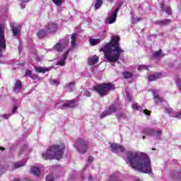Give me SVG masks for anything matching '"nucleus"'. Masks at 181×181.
I'll list each match as a JSON object with an SVG mask.
<instances>
[{
    "mask_svg": "<svg viewBox=\"0 0 181 181\" xmlns=\"http://www.w3.org/2000/svg\"><path fill=\"white\" fill-rule=\"evenodd\" d=\"M173 110H172V109H167L166 110V112H168V114H172V112H173Z\"/></svg>",
    "mask_w": 181,
    "mask_h": 181,
    "instance_id": "nucleus-46",
    "label": "nucleus"
},
{
    "mask_svg": "<svg viewBox=\"0 0 181 181\" xmlns=\"http://www.w3.org/2000/svg\"><path fill=\"white\" fill-rule=\"evenodd\" d=\"M46 181H54V179L52 175H47L46 177Z\"/></svg>",
    "mask_w": 181,
    "mask_h": 181,
    "instance_id": "nucleus-39",
    "label": "nucleus"
},
{
    "mask_svg": "<svg viewBox=\"0 0 181 181\" xmlns=\"http://www.w3.org/2000/svg\"><path fill=\"white\" fill-rule=\"evenodd\" d=\"M132 107L133 110H137V111H141V108H139L138 103H133Z\"/></svg>",
    "mask_w": 181,
    "mask_h": 181,
    "instance_id": "nucleus-35",
    "label": "nucleus"
},
{
    "mask_svg": "<svg viewBox=\"0 0 181 181\" xmlns=\"http://www.w3.org/2000/svg\"><path fill=\"white\" fill-rule=\"evenodd\" d=\"M110 148H111L112 152H113L114 153H119V152H125V148L124 147V146L117 143L111 144Z\"/></svg>",
    "mask_w": 181,
    "mask_h": 181,
    "instance_id": "nucleus-9",
    "label": "nucleus"
},
{
    "mask_svg": "<svg viewBox=\"0 0 181 181\" xmlns=\"http://www.w3.org/2000/svg\"><path fill=\"white\" fill-rule=\"evenodd\" d=\"M58 26L56 23H49L46 26L47 33H56L57 32Z\"/></svg>",
    "mask_w": 181,
    "mask_h": 181,
    "instance_id": "nucleus-10",
    "label": "nucleus"
},
{
    "mask_svg": "<svg viewBox=\"0 0 181 181\" xmlns=\"http://www.w3.org/2000/svg\"><path fill=\"white\" fill-rule=\"evenodd\" d=\"M175 82H176L177 88L180 90V91L181 93V79H180V78H179V77L176 78Z\"/></svg>",
    "mask_w": 181,
    "mask_h": 181,
    "instance_id": "nucleus-32",
    "label": "nucleus"
},
{
    "mask_svg": "<svg viewBox=\"0 0 181 181\" xmlns=\"http://www.w3.org/2000/svg\"><path fill=\"white\" fill-rule=\"evenodd\" d=\"M89 43H90L92 46H96V45H98V43H101V39L91 38L89 40Z\"/></svg>",
    "mask_w": 181,
    "mask_h": 181,
    "instance_id": "nucleus-26",
    "label": "nucleus"
},
{
    "mask_svg": "<svg viewBox=\"0 0 181 181\" xmlns=\"http://www.w3.org/2000/svg\"><path fill=\"white\" fill-rule=\"evenodd\" d=\"M59 103H57L56 105H57Z\"/></svg>",
    "mask_w": 181,
    "mask_h": 181,
    "instance_id": "nucleus-60",
    "label": "nucleus"
},
{
    "mask_svg": "<svg viewBox=\"0 0 181 181\" xmlns=\"http://www.w3.org/2000/svg\"><path fill=\"white\" fill-rule=\"evenodd\" d=\"M111 37L110 42L105 44L103 47L100 49V52H103L107 62L115 63L118 62L124 50L119 47V36L115 35Z\"/></svg>",
    "mask_w": 181,
    "mask_h": 181,
    "instance_id": "nucleus-2",
    "label": "nucleus"
},
{
    "mask_svg": "<svg viewBox=\"0 0 181 181\" xmlns=\"http://www.w3.org/2000/svg\"><path fill=\"white\" fill-rule=\"evenodd\" d=\"M69 53H70V49H68L63 54L62 57L57 62V66H64L66 64V60H67Z\"/></svg>",
    "mask_w": 181,
    "mask_h": 181,
    "instance_id": "nucleus-12",
    "label": "nucleus"
},
{
    "mask_svg": "<svg viewBox=\"0 0 181 181\" xmlns=\"http://www.w3.org/2000/svg\"><path fill=\"white\" fill-rule=\"evenodd\" d=\"M83 95H85V97H90L91 96V93H90V91H88V90H85L83 92Z\"/></svg>",
    "mask_w": 181,
    "mask_h": 181,
    "instance_id": "nucleus-40",
    "label": "nucleus"
},
{
    "mask_svg": "<svg viewBox=\"0 0 181 181\" xmlns=\"http://www.w3.org/2000/svg\"><path fill=\"white\" fill-rule=\"evenodd\" d=\"M76 105V101L74 100H69L66 103H64L63 105H60L61 110H64L66 108H74Z\"/></svg>",
    "mask_w": 181,
    "mask_h": 181,
    "instance_id": "nucleus-13",
    "label": "nucleus"
},
{
    "mask_svg": "<svg viewBox=\"0 0 181 181\" xmlns=\"http://www.w3.org/2000/svg\"><path fill=\"white\" fill-rule=\"evenodd\" d=\"M17 110H18V107L15 106L13 109V114H15V112H16Z\"/></svg>",
    "mask_w": 181,
    "mask_h": 181,
    "instance_id": "nucleus-48",
    "label": "nucleus"
},
{
    "mask_svg": "<svg viewBox=\"0 0 181 181\" xmlns=\"http://www.w3.org/2000/svg\"><path fill=\"white\" fill-rule=\"evenodd\" d=\"M175 180L177 181H180L181 180V173H178L177 177H175Z\"/></svg>",
    "mask_w": 181,
    "mask_h": 181,
    "instance_id": "nucleus-42",
    "label": "nucleus"
},
{
    "mask_svg": "<svg viewBox=\"0 0 181 181\" xmlns=\"http://www.w3.org/2000/svg\"><path fill=\"white\" fill-rule=\"evenodd\" d=\"M163 56L164 55L162 53V49H160L153 54V59H162Z\"/></svg>",
    "mask_w": 181,
    "mask_h": 181,
    "instance_id": "nucleus-22",
    "label": "nucleus"
},
{
    "mask_svg": "<svg viewBox=\"0 0 181 181\" xmlns=\"http://www.w3.org/2000/svg\"><path fill=\"white\" fill-rule=\"evenodd\" d=\"M21 1V2H29V0H19Z\"/></svg>",
    "mask_w": 181,
    "mask_h": 181,
    "instance_id": "nucleus-53",
    "label": "nucleus"
},
{
    "mask_svg": "<svg viewBox=\"0 0 181 181\" xmlns=\"http://www.w3.org/2000/svg\"><path fill=\"white\" fill-rule=\"evenodd\" d=\"M25 161H20L18 163H15L13 164V166H14V168L18 169V168H22V166H25Z\"/></svg>",
    "mask_w": 181,
    "mask_h": 181,
    "instance_id": "nucleus-30",
    "label": "nucleus"
},
{
    "mask_svg": "<svg viewBox=\"0 0 181 181\" xmlns=\"http://www.w3.org/2000/svg\"><path fill=\"white\" fill-rule=\"evenodd\" d=\"M162 11L165 12L167 15H172V8L170 7H166L165 8V3H161V6H160Z\"/></svg>",
    "mask_w": 181,
    "mask_h": 181,
    "instance_id": "nucleus-19",
    "label": "nucleus"
},
{
    "mask_svg": "<svg viewBox=\"0 0 181 181\" xmlns=\"http://www.w3.org/2000/svg\"><path fill=\"white\" fill-rule=\"evenodd\" d=\"M24 76L25 77H26V76H29V77H32V71L27 70Z\"/></svg>",
    "mask_w": 181,
    "mask_h": 181,
    "instance_id": "nucleus-38",
    "label": "nucleus"
},
{
    "mask_svg": "<svg viewBox=\"0 0 181 181\" xmlns=\"http://www.w3.org/2000/svg\"><path fill=\"white\" fill-rule=\"evenodd\" d=\"M74 146L79 153H86L88 148V142L83 139H79L76 141Z\"/></svg>",
    "mask_w": 181,
    "mask_h": 181,
    "instance_id": "nucleus-5",
    "label": "nucleus"
},
{
    "mask_svg": "<svg viewBox=\"0 0 181 181\" xmlns=\"http://www.w3.org/2000/svg\"><path fill=\"white\" fill-rule=\"evenodd\" d=\"M67 45H68L67 42H65L64 43L59 42L54 46V49L57 52H62V50H64V49H66V47L67 46Z\"/></svg>",
    "mask_w": 181,
    "mask_h": 181,
    "instance_id": "nucleus-16",
    "label": "nucleus"
},
{
    "mask_svg": "<svg viewBox=\"0 0 181 181\" xmlns=\"http://www.w3.org/2000/svg\"><path fill=\"white\" fill-rule=\"evenodd\" d=\"M98 57L96 55H93L88 59V63L89 66H93V64H97V63H98Z\"/></svg>",
    "mask_w": 181,
    "mask_h": 181,
    "instance_id": "nucleus-15",
    "label": "nucleus"
},
{
    "mask_svg": "<svg viewBox=\"0 0 181 181\" xmlns=\"http://www.w3.org/2000/svg\"><path fill=\"white\" fill-rule=\"evenodd\" d=\"M0 151H5V148H4V147H0Z\"/></svg>",
    "mask_w": 181,
    "mask_h": 181,
    "instance_id": "nucleus-55",
    "label": "nucleus"
},
{
    "mask_svg": "<svg viewBox=\"0 0 181 181\" xmlns=\"http://www.w3.org/2000/svg\"><path fill=\"white\" fill-rule=\"evenodd\" d=\"M122 76H124V78H131V77L134 76V74H132V72L131 71H125L122 73Z\"/></svg>",
    "mask_w": 181,
    "mask_h": 181,
    "instance_id": "nucleus-28",
    "label": "nucleus"
},
{
    "mask_svg": "<svg viewBox=\"0 0 181 181\" xmlns=\"http://www.w3.org/2000/svg\"><path fill=\"white\" fill-rule=\"evenodd\" d=\"M93 160H94V158H93V156H89V157L88 158V162L89 163H91V162H93Z\"/></svg>",
    "mask_w": 181,
    "mask_h": 181,
    "instance_id": "nucleus-44",
    "label": "nucleus"
},
{
    "mask_svg": "<svg viewBox=\"0 0 181 181\" xmlns=\"http://www.w3.org/2000/svg\"><path fill=\"white\" fill-rule=\"evenodd\" d=\"M52 2L55 4V5H62L63 0H52Z\"/></svg>",
    "mask_w": 181,
    "mask_h": 181,
    "instance_id": "nucleus-36",
    "label": "nucleus"
},
{
    "mask_svg": "<svg viewBox=\"0 0 181 181\" xmlns=\"http://www.w3.org/2000/svg\"><path fill=\"white\" fill-rule=\"evenodd\" d=\"M148 66L146 65H140L139 67H138V70L139 71H142V70H148Z\"/></svg>",
    "mask_w": 181,
    "mask_h": 181,
    "instance_id": "nucleus-34",
    "label": "nucleus"
},
{
    "mask_svg": "<svg viewBox=\"0 0 181 181\" xmlns=\"http://www.w3.org/2000/svg\"><path fill=\"white\" fill-rule=\"evenodd\" d=\"M102 5H103V0L95 1V4H94L95 9H100Z\"/></svg>",
    "mask_w": 181,
    "mask_h": 181,
    "instance_id": "nucleus-29",
    "label": "nucleus"
},
{
    "mask_svg": "<svg viewBox=\"0 0 181 181\" xmlns=\"http://www.w3.org/2000/svg\"><path fill=\"white\" fill-rule=\"evenodd\" d=\"M174 117H175V118H179V119H180V117H181V111H180V112H177V113H175V115H174Z\"/></svg>",
    "mask_w": 181,
    "mask_h": 181,
    "instance_id": "nucleus-41",
    "label": "nucleus"
},
{
    "mask_svg": "<svg viewBox=\"0 0 181 181\" xmlns=\"http://www.w3.org/2000/svg\"><path fill=\"white\" fill-rule=\"evenodd\" d=\"M127 98H128L129 101H131L132 100L129 93H127Z\"/></svg>",
    "mask_w": 181,
    "mask_h": 181,
    "instance_id": "nucleus-50",
    "label": "nucleus"
},
{
    "mask_svg": "<svg viewBox=\"0 0 181 181\" xmlns=\"http://www.w3.org/2000/svg\"><path fill=\"white\" fill-rule=\"evenodd\" d=\"M169 66H172V64H169Z\"/></svg>",
    "mask_w": 181,
    "mask_h": 181,
    "instance_id": "nucleus-59",
    "label": "nucleus"
},
{
    "mask_svg": "<svg viewBox=\"0 0 181 181\" xmlns=\"http://www.w3.org/2000/svg\"><path fill=\"white\" fill-rule=\"evenodd\" d=\"M117 110H119V105L118 103H115L110 105L107 110H105L100 115V118H105V117H108V115H111L114 114V112H117Z\"/></svg>",
    "mask_w": 181,
    "mask_h": 181,
    "instance_id": "nucleus-6",
    "label": "nucleus"
},
{
    "mask_svg": "<svg viewBox=\"0 0 181 181\" xmlns=\"http://www.w3.org/2000/svg\"><path fill=\"white\" fill-rule=\"evenodd\" d=\"M33 47H30V51L32 52V53H35V50L32 49Z\"/></svg>",
    "mask_w": 181,
    "mask_h": 181,
    "instance_id": "nucleus-54",
    "label": "nucleus"
},
{
    "mask_svg": "<svg viewBox=\"0 0 181 181\" xmlns=\"http://www.w3.org/2000/svg\"><path fill=\"white\" fill-rule=\"evenodd\" d=\"M143 139H145V136H143Z\"/></svg>",
    "mask_w": 181,
    "mask_h": 181,
    "instance_id": "nucleus-58",
    "label": "nucleus"
},
{
    "mask_svg": "<svg viewBox=\"0 0 181 181\" xmlns=\"http://www.w3.org/2000/svg\"><path fill=\"white\" fill-rule=\"evenodd\" d=\"M108 1H109V2H112L113 0H108Z\"/></svg>",
    "mask_w": 181,
    "mask_h": 181,
    "instance_id": "nucleus-57",
    "label": "nucleus"
},
{
    "mask_svg": "<svg viewBox=\"0 0 181 181\" xmlns=\"http://www.w3.org/2000/svg\"><path fill=\"white\" fill-rule=\"evenodd\" d=\"M53 84H55L56 86H57V84H59V81H57V80L54 79L52 81Z\"/></svg>",
    "mask_w": 181,
    "mask_h": 181,
    "instance_id": "nucleus-47",
    "label": "nucleus"
},
{
    "mask_svg": "<svg viewBox=\"0 0 181 181\" xmlns=\"http://www.w3.org/2000/svg\"><path fill=\"white\" fill-rule=\"evenodd\" d=\"M21 6L22 9H25V7L26 6V4H25L24 3H21Z\"/></svg>",
    "mask_w": 181,
    "mask_h": 181,
    "instance_id": "nucleus-49",
    "label": "nucleus"
},
{
    "mask_svg": "<svg viewBox=\"0 0 181 181\" xmlns=\"http://www.w3.org/2000/svg\"><path fill=\"white\" fill-rule=\"evenodd\" d=\"M4 32V26H2V25H0V56L2 54V49H6V43H5Z\"/></svg>",
    "mask_w": 181,
    "mask_h": 181,
    "instance_id": "nucleus-8",
    "label": "nucleus"
},
{
    "mask_svg": "<svg viewBox=\"0 0 181 181\" xmlns=\"http://www.w3.org/2000/svg\"><path fill=\"white\" fill-rule=\"evenodd\" d=\"M160 78V74L157 73L156 74H151L148 76V81H155V80H158V78Z\"/></svg>",
    "mask_w": 181,
    "mask_h": 181,
    "instance_id": "nucleus-20",
    "label": "nucleus"
},
{
    "mask_svg": "<svg viewBox=\"0 0 181 181\" xmlns=\"http://www.w3.org/2000/svg\"><path fill=\"white\" fill-rule=\"evenodd\" d=\"M126 155L131 168L135 169V170H139V172L152 175L151 159H149L148 155L144 153H139L134 151H127Z\"/></svg>",
    "mask_w": 181,
    "mask_h": 181,
    "instance_id": "nucleus-1",
    "label": "nucleus"
},
{
    "mask_svg": "<svg viewBox=\"0 0 181 181\" xmlns=\"http://www.w3.org/2000/svg\"><path fill=\"white\" fill-rule=\"evenodd\" d=\"M169 23H170V19H165L156 21V24L160 25V26H165L166 25H169Z\"/></svg>",
    "mask_w": 181,
    "mask_h": 181,
    "instance_id": "nucleus-21",
    "label": "nucleus"
},
{
    "mask_svg": "<svg viewBox=\"0 0 181 181\" xmlns=\"http://www.w3.org/2000/svg\"><path fill=\"white\" fill-rule=\"evenodd\" d=\"M143 134L148 136H155V138L160 139V136H162L163 133L161 129L155 130L153 129L146 128L143 130Z\"/></svg>",
    "mask_w": 181,
    "mask_h": 181,
    "instance_id": "nucleus-7",
    "label": "nucleus"
},
{
    "mask_svg": "<svg viewBox=\"0 0 181 181\" xmlns=\"http://www.w3.org/2000/svg\"><path fill=\"white\" fill-rule=\"evenodd\" d=\"M5 170H6V168H5L2 165H0V175H2Z\"/></svg>",
    "mask_w": 181,
    "mask_h": 181,
    "instance_id": "nucleus-37",
    "label": "nucleus"
},
{
    "mask_svg": "<svg viewBox=\"0 0 181 181\" xmlns=\"http://www.w3.org/2000/svg\"><path fill=\"white\" fill-rule=\"evenodd\" d=\"M21 25H16L12 27V33L13 36H19L21 35Z\"/></svg>",
    "mask_w": 181,
    "mask_h": 181,
    "instance_id": "nucleus-17",
    "label": "nucleus"
},
{
    "mask_svg": "<svg viewBox=\"0 0 181 181\" xmlns=\"http://www.w3.org/2000/svg\"><path fill=\"white\" fill-rule=\"evenodd\" d=\"M31 173H33V175H34L35 176H40V168H37V167H33L31 169Z\"/></svg>",
    "mask_w": 181,
    "mask_h": 181,
    "instance_id": "nucleus-24",
    "label": "nucleus"
},
{
    "mask_svg": "<svg viewBox=\"0 0 181 181\" xmlns=\"http://www.w3.org/2000/svg\"><path fill=\"white\" fill-rule=\"evenodd\" d=\"M66 88L69 90V91H73L74 90V82L69 83L66 84Z\"/></svg>",
    "mask_w": 181,
    "mask_h": 181,
    "instance_id": "nucleus-31",
    "label": "nucleus"
},
{
    "mask_svg": "<svg viewBox=\"0 0 181 181\" xmlns=\"http://www.w3.org/2000/svg\"><path fill=\"white\" fill-rule=\"evenodd\" d=\"M3 118H4L5 119H8V118H9V117H11V115H6V114H4L3 115Z\"/></svg>",
    "mask_w": 181,
    "mask_h": 181,
    "instance_id": "nucleus-45",
    "label": "nucleus"
},
{
    "mask_svg": "<svg viewBox=\"0 0 181 181\" xmlns=\"http://www.w3.org/2000/svg\"><path fill=\"white\" fill-rule=\"evenodd\" d=\"M133 22H139V19L133 18Z\"/></svg>",
    "mask_w": 181,
    "mask_h": 181,
    "instance_id": "nucleus-51",
    "label": "nucleus"
},
{
    "mask_svg": "<svg viewBox=\"0 0 181 181\" xmlns=\"http://www.w3.org/2000/svg\"><path fill=\"white\" fill-rule=\"evenodd\" d=\"M76 40H77V34L74 33L71 37V47H74L76 46Z\"/></svg>",
    "mask_w": 181,
    "mask_h": 181,
    "instance_id": "nucleus-23",
    "label": "nucleus"
},
{
    "mask_svg": "<svg viewBox=\"0 0 181 181\" xmlns=\"http://www.w3.org/2000/svg\"><path fill=\"white\" fill-rule=\"evenodd\" d=\"M64 149H66V146L63 144L61 145L51 146L47 151L42 153V158L45 160H47V159H57V160H60V159L63 158Z\"/></svg>",
    "mask_w": 181,
    "mask_h": 181,
    "instance_id": "nucleus-3",
    "label": "nucleus"
},
{
    "mask_svg": "<svg viewBox=\"0 0 181 181\" xmlns=\"http://www.w3.org/2000/svg\"><path fill=\"white\" fill-rule=\"evenodd\" d=\"M47 35V32H46V30H40L38 33H37V37H39V39H43V37H45V36Z\"/></svg>",
    "mask_w": 181,
    "mask_h": 181,
    "instance_id": "nucleus-25",
    "label": "nucleus"
},
{
    "mask_svg": "<svg viewBox=\"0 0 181 181\" xmlns=\"http://www.w3.org/2000/svg\"><path fill=\"white\" fill-rule=\"evenodd\" d=\"M116 117L118 119H121V118H127V116L123 112H119L117 114Z\"/></svg>",
    "mask_w": 181,
    "mask_h": 181,
    "instance_id": "nucleus-33",
    "label": "nucleus"
},
{
    "mask_svg": "<svg viewBox=\"0 0 181 181\" xmlns=\"http://www.w3.org/2000/svg\"><path fill=\"white\" fill-rule=\"evenodd\" d=\"M119 11V8H116L114 12L110 15V16L107 18L106 23H108L109 25H111L117 21V14L118 13V11Z\"/></svg>",
    "mask_w": 181,
    "mask_h": 181,
    "instance_id": "nucleus-11",
    "label": "nucleus"
},
{
    "mask_svg": "<svg viewBox=\"0 0 181 181\" xmlns=\"http://www.w3.org/2000/svg\"><path fill=\"white\" fill-rule=\"evenodd\" d=\"M93 88L96 93H98L100 97H104V95H107L112 90H115V86L112 83H101L94 86Z\"/></svg>",
    "mask_w": 181,
    "mask_h": 181,
    "instance_id": "nucleus-4",
    "label": "nucleus"
},
{
    "mask_svg": "<svg viewBox=\"0 0 181 181\" xmlns=\"http://www.w3.org/2000/svg\"><path fill=\"white\" fill-rule=\"evenodd\" d=\"M21 88H22V82H21V81H16L13 88L14 92L19 93Z\"/></svg>",
    "mask_w": 181,
    "mask_h": 181,
    "instance_id": "nucleus-18",
    "label": "nucleus"
},
{
    "mask_svg": "<svg viewBox=\"0 0 181 181\" xmlns=\"http://www.w3.org/2000/svg\"><path fill=\"white\" fill-rule=\"evenodd\" d=\"M35 70L37 71V73H46V71H48L49 68L35 66Z\"/></svg>",
    "mask_w": 181,
    "mask_h": 181,
    "instance_id": "nucleus-27",
    "label": "nucleus"
},
{
    "mask_svg": "<svg viewBox=\"0 0 181 181\" xmlns=\"http://www.w3.org/2000/svg\"><path fill=\"white\" fill-rule=\"evenodd\" d=\"M144 114H145L146 115H151V111H149V110H146V109H145V110H144Z\"/></svg>",
    "mask_w": 181,
    "mask_h": 181,
    "instance_id": "nucleus-43",
    "label": "nucleus"
},
{
    "mask_svg": "<svg viewBox=\"0 0 181 181\" xmlns=\"http://www.w3.org/2000/svg\"><path fill=\"white\" fill-rule=\"evenodd\" d=\"M153 95L154 99V103L159 104V103L163 102V98L159 96V92L158 90H153Z\"/></svg>",
    "mask_w": 181,
    "mask_h": 181,
    "instance_id": "nucleus-14",
    "label": "nucleus"
},
{
    "mask_svg": "<svg viewBox=\"0 0 181 181\" xmlns=\"http://www.w3.org/2000/svg\"><path fill=\"white\" fill-rule=\"evenodd\" d=\"M14 181H21L19 179H15Z\"/></svg>",
    "mask_w": 181,
    "mask_h": 181,
    "instance_id": "nucleus-56",
    "label": "nucleus"
},
{
    "mask_svg": "<svg viewBox=\"0 0 181 181\" xmlns=\"http://www.w3.org/2000/svg\"><path fill=\"white\" fill-rule=\"evenodd\" d=\"M93 179V175H89L88 176V180H92Z\"/></svg>",
    "mask_w": 181,
    "mask_h": 181,
    "instance_id": "nucleus-52",
    "label": "nucleus"
}]
</instances>
